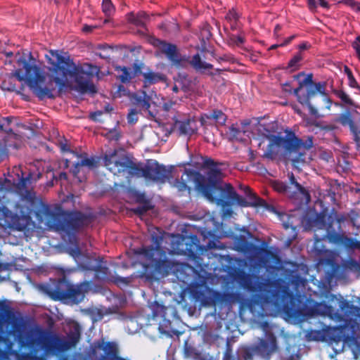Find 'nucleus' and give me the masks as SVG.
I'll use <instances>...</instances> for the list:
<instances>
[{"instance_id": "obj_1", "label": "nucleus", "mask_w": 360, "mask_h": 360, "mask_svg": "<svg viewBox=\"0 0 360 360\" xmlns=\"http://www.w3.org/2000/svg\"><path fill=\"white\" fill-rule=\"evenodd\" d=\"M109 69H16L13 76L26 84L39 100L53 99L56 88L59 94L75 91L79 94L94 96L98 89L93 82L94 75L98 79L110 75Z\"/></svg>"}, {"instance_id": "obj_2", "label": "nucleus", "mask_w": 360, "mask_h": 360, "mask_svg": "<svg viewBox=\"0 0 360 360\" xmlns=\"http://www.w3.org/2000/svg\"><path fill=\"white\" fill-rule=\"evenodd\" d=\"M184 173L189 179H193L196 189L201 193L209 201L222 207L228 206L231 203H236L242 207L261 206L275 211L273 206H269L266 201L257 196L248 186H240L249 202L243 197L238 195L234 188L230 184H226L224 186L219 182L221 171L217 167L210 168L207 172V179L194 169H186Z\"/></svg>"}, {"instance_id": "obj_3", "label": "nucleus", "mask_w": 360, "mask_h": 360, "mask_svg": "<svg viewBox=\"0 0 360 360\" xmlns=\"http://www.w3.org/2000/svg\"><path fill=\"white\" fill-rule=\"evenodd\" d=\"M103 163L106 169L114 175L124 176L128 184L133 178L141 177L163 184L171 175V170L157 161L143 166L141 162H134L133 158L123 150L115 149L106 152Z\"/></svg>"}, {"instance_id": "obj_4", "label": "nucleus", "mask_w": 360, "mask_h": 360, "mask_svg": "<svg viewBox=\"0 0 360 360\" xmlns=\"http://www.w3.org/2000/svg\"><path fill=\"white\" fill-rule=\"evenodd\" d=\"M235 278L240 281L245 289L252 292H258L259 300L264 303L269 304L281 299L285 308L290 305L291 309H294L300 297L299 292L290 290L288 285L282 283L281 280L261 281L257 276L240 269Z\"/></svg>"}, {"instance_id": "obj_5", "label": "nucleus", "mask_w": 360, "mask_h": 360, "mask_svg": "<svg viewBox=\"0 0 360 360\" xmlns=\"http://www.w3.org/2000/svg\"><path fill=\"white\" fill-rule=\"evenodd\" d=\"M344 217L337 215L319 214L311 221L314 235V250L318 255L327 252L325 249H318V245L322 240H327L335 245H342L347 250H360V241L349 238L342 233L341 223Z\"/></svg>"}, {"instance_id": "obj_6", "label": "nucleus", "mask_w": 360, "mask_h": 360, "mask_svg": "<svg viewBox=\"0 0 360 360\" xmlns=\"http://www.w3.org/2000/svg\"><path fill=\"white\" fill-rule=\"evenodd\" d=\"M153 245L137 249L135 252L141 256L142 269L141 276L148 281H157L169 275L173 267L161 245L162 236H152Z\"/></svg>"}, {"instance_id": "obj_7", "label": "nucleus", "mask_w": 360, "mask_h": 360, "mask_svg": "<svg viewBox=\"0 0 360 360\" xmlns=\"http://www.w3.org/2000/svg\"><path fill=\"white\" fill-rule=\"evenodd\" d=\"M81 338V327L76 323L67 335V338H60L56 334L40 330L39 337L36 338L29 333L26 338L20 331L18 335L19 343L22 347L34 348L40 346L47 354L66 352L75 347Z\"/></svg>"}, {"instance_id": "obj_8", "label": "nucleus", "mask_w": 360, "mask_h": 360, "mask_svg": "<svg viewBox=\"0 0 360 360\" xmlns=\"http://www.w3.org/2000/svg\"><path fill=\"white\" fill-rule=\"evenodd\" d=\"M41 212L51 229L68 235L77 233L80 229L89 226L94 219L92 213L65 211L61 208L54 210L47 205H42Z\"/></svg>"}, {"instance_id": "obj_9", "label": "nucleus", "mask_w": 360, "mask_h": 360, "mask_svg": "<svg viewBox=\"0 0 360 360\" xmlns=\"http://www.w3.org/2000/svg\"><path fill=\"white\" fill-rule=\"evenodd\" d=\"M285 133L284 136H274V143L281 148L283 158L291 162L294 167L307 162V151L314 146L313 136H308L304 141L290 129H286Z\"/></svg>"}, {"instance_id": "obj_10", "label": "nucleus", "mask_w": 360, "mask_h": 360, "mask_svg": "<svg viewBox=\"0 0 360 360\" xmlns=\"http://www.w3.org/2000/svg\"><path fill=\"white\" fill-rule=\"evenodd\" d=\"M13 119L11 116L0 118V160H4L9 153L15 154V151L24 147L25 136L22 130H29L31 134L34 133L32 128L23 124H18L20 130L13 131Z\"/></svg>"}, {"instance_id": "obj_11", "label": "nucleus", "mask_w": 360, "mask_h": 360, "mask_svg": "<svg viewBox=\"0 0 360 360\" xmlns=\"http://www.w3.org/2000/svg\"><path fill=\"white\" fill-rule=\"evenodd\" d=\"M39 289L54 301L77 302L82 295L80 288L72 285L65 276L60 279H50L48 283L41 284Z\"/></svg>"}, {"instance_id": "obj_12", "label": "nucleus", "mask_w": 360, "mask_h": 360, "mask_svg": "<svg viewBox=\"0 0 360 360\" xmlns=\"http://www.w3.org/2000/svg\"><path fill=\"white\" fill-rule=\"evenodd\" d=\"M151 44L161 53H164L169 60L180 65L190 64L193 68H212V65L204 63L199 56L196 54L190 60V58L181 55L176 46L167 43L165 41L153 38Z\"/></svg>"}, {"instance_id": "obj_13", "label": "nucleus", "mask_w": 360, "mask_h": 360, "mask_svg": "<svg viewBox=\"0 0 360 360\" xmlns=\"http://www.w3.org/2000/svg\"><path fill=\"white\" fill-rule=\"evenodd\" d=\"M0 61L5 65L18 68H39L40 65L38 55L27 49L16 53L4 52L0 55Z\"/></svg>"}, {"instance_id": "obj_14", "label": "nucleus", "mask_w": 360, "mask_h": 360, "mask_svg": "<svg viewBox=\"0 0 360 360\" xmlns=\"http://www.w3.org/2000/svg\"><path fill=\"white\" fill-rule=\"evenodd\" d=\"M325 91L326 83L318 82L310 86L302 87L300 86L295 89L294 94L296 95L299 103H309L310 99L323 100V96L326 95Z\"/></svg>"}, {"instance_id": "obj_15", "label": "nucleus", "mask_w": 360, "mask_h": 360, "mask_svg": "<svg viewBox=\"0 0 360 360\" xmlns=\"http://www.w3.org/2000/svg\"><path fill=\"white\" fill-rule=\"evenodd\" d=\"M335 122L344 127H348L354 141L360 146V114H352L349 110L341 113Z\"/></svg>"}, {"instance_id": "obj_16", "label": "nucleus", "mask_w": 360, "mask_h": 360, "mask_svg": "<svg viewBox=\"0 0 360 360\" xmlns=\"http://www.w3.org/2000/svg\"><path fill=\"white\" fill-rule=\"evenodd\" d=\"M46 58L53 68H77L70 56L64 51L51 50Z\"/></svg>"}, {"instance_id": "obj_17", "label": "nucleus", "mask_w": 360, "mask_h": 360, "mask_svg": "<svg viewBox=\"0 0 360 360\" xmlns=\"http://www.w3.org/2000/svg\"><path fill=\"white\" fill-rule=\"evenodd\" d=\"M278 349L276 338L271 334L267 339H259L258 343L253 347V351L259 356L269 359Z\"/></svg>"}, {"instance_id": "obj_18", "label": "nucleus", "mask_w": 360, "mask_h": 360, "mask_svg": "<svg viewBox=\"0 0 360 360\" xmlns=\"http://www.w3.org/2000/svg\"><path fill=\"white\" fill-rule=\"evenodd\" d=\"M32 184V174L29 173L26 176H22L19 179L18 183L15 185L16 190L21 193H24L23 199L31 205L36 203V194L29 188Z\"/></svg>"}, {"instance_id": "obj_19", "label": "nucleus", "mask_w": 360, "mask_h": 360, "mask_svg": "<svg viewBox=\"0 0 360 360\" xmlns=\"http://www.w3.org/2000/svg\"><path fill=\"white\" fill-rule=\"evenodd\" d=\"M150 308L151 309V314L149 316L155 319L158 317H161L167 323L171 324V322L169 319V316L167 315L168 312L171 314V316L176 317L177 316V311L176 309L172 306L165 307L162 304H159L157 302H154L150 304Z\"/></svg>"}, {"instance_id": "obj_20", "label": "nucleus", "mask_w": 360, "mask_h": 360, "mask_svg": "<svg viewBox=\"0 0 360 360\" xmlns=\"http://www.w3.org/2000/svg\"><path fill=\"white\" fill-rule=\"evenodd\" d=\"M128 22L140 27L139 33L142 35L148 34V29L146 27V23L148 20V16L144 11H139L137 13H130L127 15Z\"/></svg>"}, {"instance_id": "obj_21", "label": "nucleus", "mask_w": 360, "mask_h": 360, "mask_svg": "<svg viewBox=\"0 0 360 360\" xmlns=\"http://www.w3.org/2000/svg\"><path fill=\"white\" fill-rule=\"evenodd\" d=\"M303 105H306L309 110V112L312 115H316L318 114V111L328 109L329 110L332 103V101L330 98L327 97L326 95L323 96V100H316V99H310L308 103H300Z\"/></svg>"}, {"instance_id": "obj_22", "label": "nucleus", "mask_w": 360, "mask_h": 360, "mask_svg": "<svg viewBox=\"0 0 360 360\" xmlns=\"http://www.w3.org/2000/svg\"><path fill=\"white\" fill-rule=\"evenodd\" d=\"M174 128L178 131L180 136H191L195 132V121L191 118L184 120H176L174 122Z\"/></svg>"}, {"instance_id": "obj_23", "label": "nucleus", "mask_w": 360, "mask_h": 360, "mask_svg": "<svg viewBox=\"0 0 360 360\" xmlns=\"http://www.w3.org/2000/svg\"><path fill=\"white\" fill-rule=\"evenodd\" d=\"M204 250L200 245L199 238L196 235H190L185 241V252L191 257L195 258L197 255Z\"/></svg>"}, {"instance_id": "obj_24", "label": "nucleus", "mask_w": 360, "mask_h": 360, "mask_svg": "<svg viewBox=\"0 0 360 360\" xmlns=\"http://www.w3.org/2000/svg\"><path fill=\"white\" fill-rule=\"evenodd\" d=\"M79 268L83 270L94 271L96 274L101 273L106 274L108 268L103 265V259H94L89 257L86 258V262H82L79 264Z\"/></svg>"}, {"instance_id": "obj_25", "label": "nucleus", "mask_w": 360, "mask_h": 360, "mask_svg": "<svg viewBox=\"0 0 360 360\" xmlns=\"http://www.w3.org/2000/svg\"><path fill=\"white\" fill-rule=\"evenodd\" d=\"M131 101L141 109L149 111L152 101V94L149 95L144 91L134 94L131 96Z\"/></svg>"}, {"instance_id": "obj_26", "label": "nucleus", "mask_w": 360, "mask_h": 360, "mask_svg": "<svg viewBox=\"0 0 360 360\" xmlns=\"http://www.w3.org/2000/svg\"><path fill=\"white\" fill-rule=\"evenodd\" d=\"M227 120V116L221 110L214 109L211 112L205 113L201 116L200 122L202 125L207 123V120H214L215 122L224 125Z\"/></svg>"}, {"instance_id": "obj_27", "label": "nucleus", "mask_w": 360, "mask_h": 360, "mask_svg": "<svg viewBox=\"0 0 360 360\" xmlns=\"http://www.w3.org/2000/svg\"><path fill=\"white\" fill-rule=\"evenodd\" d=\"M118 71L117 79L123 84L129 83L132 79L142 74V69H116Z\"/></svg>"}, {"instance_id": "obj_28", "label": "nucleus", "mask_w": 360, "mask_h": 360, "mask_svg": "<svg viewBox=\"0 0 360 360\" xmlns=\"http://www.w3.org/2000/svg\"><path fill=\"white\" fill-rule=\"evenodd\" d=\"M144 87L158 83L160 82H165L167 80L166 76L160 72H154L149 71L143 73Z\"/></svg>"}, {"instance_id": "obj_29", "label": "nucleus", "mask_w": 360, "mask_h": 360, "mask_svg": "<svg viewBox=\"0 0 360 360\" xmlns=\"http://www.w3.org/2000/svg\"><path fill=\"white\" fill-rule=\"evenodd\" d=\"M101 7L102 11L106 17L104 23H107L110 22V18L115 13V8L111 0H103Z\"/></svg>"}, {"instance_id": "obj_30", "label": "nucleus", "mask_w": 360, "mask_h": 360, "mask_svg": "<svg viewBox=\"0 0 360 360\" xmlns=\"http://www.w3.org/2000/svg\"><path fill=\"white\" fill-rule=\"evenodd\" d=\"M245 41V35L240 34L239 35L229 34L226 39L227 44L230 46H240Z\"/></svg>"}, {"instance_id": "obj_31", "label": "nucleus", "mask_w": 360, "mask_h": 360, "mask_svg": "<svg viewBox=\"0 0 360 360\" xmlns=\"http://www.w3.org/2000/svg\"><path fill=\"white\" fill-rule=\"evenodd\" d=\"M69 253L77 261L79 267L80 263L86 262V258H89V256L84 255L82 254L81 250L79 249V248L78 246L71 248L69 250Z\"/></svg>"}, {"instance_id": "obj_32", "label": "nucleus", "mask_w": 360, "mask_h": 360, "mask_svg": "<svg viewBox=\"0 0 360 360\" xmlns=\"http://www.w3.org/2000/svg\"><path fill=\"white\" fill-rule=\"evenodd\" d=\"M184 174L187 176L185 173H184ZM188 180L193 181V179H189L188 176H186V179H184V175H183L181 176V180L176 179L174 181V186L177 188V190L179 192L183 193V192L186 191L188 194H190L191 188L186 184V181H188Z\"/></svg>"}, {"instance_id": "obj_33", "label": "nucleus", "mask_w": 360, "mask_h": 360, "mask_svg": "<svg viewBox=\"0 0 360 360\" xmlns=\"http://www.w3.org/2000/svg\"><path fill=\"white\" fill-rule=\"evenodd\" d=\"M274 136L271 135L270 136V142L267 146V148L264 152L263 157L269 160L275 159L277 152L274 150V147L276 146V144L274 143Z\"/></svg>"}, {"instance_id": "obj_34", "label": "nucleus", "mask_w": 360, "mask_h": 360, "mask_svg": "<svg viewBox=\"0 0 360 360\" xmlns=\"http://www.w3.org/2000/svg\"><path fill=\"white\" fill-rule=\"evenodd\" d=\"M98 162L94 157L88 158L86 154H84V158L79 162L82 167H87L89 169H94L97 167Z\"/></svg>"}, {"instance_id": "obj_35", "label": "nucleus", "mask_w": 360, "mask_h": 360, "mask_svg": "<svg viewBox=\"0 0 360 360\" xmlns=\"http://www.w3.org/2000/svg\"><path fill=\"white\" fill-rule=\"evenodd\" d=\"M304 58V53L298 52L289 61L288 68H295L302 65V61Z\"/></svg>"}, {"instance_id": "obj_36", "label": "nucleus", "mask_w": 360, "mask_h": 360, "mask_svg": "<svg viewBox=\"0 0 360 360\" xmlns=\"http://www.w3.org/2000/svg\"><path fill=\"white\" fill-rule=\"evenodd\" d=\"M290 182L291 184L294 185L296 187L297 190L300 193H302L304 196H307L308 198H310L309 194L308 191H307V189L297 181L293 174H291V175L290 176Z\"/></svg>"}, {"instance_id": "obj_37", "label": "nucleus", "mask_w": 360, "mask_h": 360, "mask_svg": "<svg viewBox=\"0 0 360 360\" xmlns=\"http://www.w3.org/2000/svg\"><path fill=\"white\" fill-rule=\"evenodd\" d=\"M335 95L341 100L342 103L347 105H354V102L352 98L342 90H337L335 92Z\"/></svg>"}, {"instance_id": "obj_38", "label": "nucleus", "mask_w": 360, "mask_h": 360, "mask_svg": "<svg viewBox=\"0 0 360 360\" xmlns=\"http://www.w3.org/2000/svg\"><path fill=\"white\" fill-rule=\"evenodd\" d=\"M8 212V210L5 207L0 208V227L3 229H5L9 226V222L6 219Z\"/></svg>"}, {"instance_id": "obj_39", "label": "nucleus", "mask_w": 360, "mask_h": 360, "mask_svg": "<svg viewBox=\"0 0 360 360\" xmlns=\"http://www.w3.org/2000/svg\"><path fill=\"white\" fill-rule=\"evenodd\" d=\"M344 70H345V74L347 76L349 86H351L352 88H354V89H357L360 90V86H359V84L357 83L356 80L355 79V78L351 71V69H344Z\"/></svg>"}, {"instance_id": "obj_40", "label": "nucleus", "mask_w": 360, "mask_h": 360, "mask_svg": "<svg viewBox=\"0 0 360 360\" xmlns=\"http://www.w3.org/2000/svg\"><path fill=\"white\" fill-rule=\"evenodd\" d=\"M271 184L273 188L278 193H285L288 188V186L281 181H274Z\"/></svg>"}, {"instance_id": "obj_41", "label": "nucleus", "mask_w": 360, "mask_h": 360, "mask_svg": "<svg viewBox=\"0 0 360 360\" xmlns=\"http://www.w3.org/2000/svg\"><path fill=\"white\" fill-rule=\"evenodd\" d=\"M152 209L153 205H151V202H146L137 206L136 208H134V211L135 213L138 214H143L144 213Z\"/></svg>"}, {"instance_id": "obj_42", "label": "nucleus", "mask_w": 360, "mask_h": 360, "mask_svg": "<svg viewBox=\"0 0 360 360\" xmlns=\"http://www.w3.org/2000/svg\"><path fill=\"white\" fill-rule=\"evenodd\" d=\"M107 137L110 141H118L121 137V133L116 129H112L108 132Z\"/></svg>"}, {"instance_id": "obj_43", "label": "nucleus", "mask_w": 360, "mask_h": 360, "mask_svg": "<svg viewBox=\"0 0 360 360\" xmlns=\"http://www.w3.org/2000/svg\"><path fill=\"white\" fill-rule=\"evenodd\" d=\"M221 61L224 63H221V65H240V63L231 56L230 55H225L223 57L221 58Z\"/></svg>"}, {"instance_id": "obj_44", "label": "nucleus", "mask_w": 360, "mask_h": 360, "mask_svg": "<svg viewBox=\"0 0 360 360\" xmlns=\"http://www.w3.org/2000/svg\"><path fill=\"white\" fill-rule=\"evenodd\" d=\"M134 196L136 198V201L138 203L144 204L146 202H150V201L148 199H147L145 193H143L136 192Z\"/></svg>"}, {"instance_id": "obj_45", "label": "nucleus", "mask_w": 360, "mask_h": 360, "mask_svg": "<svg viewBox=\"0 0 360 360\" xmlns=\"http://www.w3.org/2000/svg\"><path fill=\"white\" fill-rule=\"evenodd\" d=\"M138 120L137 111L134 109L130 110L127 115V122L129 124H134Z\"/></svg>"}, {"instance_id": "obj_46", "label": "nucleus", "mask_w": 360, "mask_h": 360, "mask_svg": "<svg viewBox=\"0 0 360 360\" xmlns=\"http://www.w3.org/2000/svg\"><path fill=\"white\" fill-rule=\"evenodd\" d=\"M20 214L22 216V217H30L31 215L34 213V210H33L32 207H21L20 208Z\"/></svg>"}, {"instance_id": "obj_47", "label": "nucleus", "mask_w": 360, "mask_h": 360, "mask_svg": "<svg viewBox=\"0 0 360 360\" xmlns=\"http://www.w3.org/2000/svg\"><path fill=\"white\" fill-rule=\"evenodd\" d=\"M295 38V35L290 36V37H288L287 39H285L283 42L278 44L272 45L271 46L269 47V49L273 50V49H276L280 46H284L290 44L292 41V39H294Z\"/></svg>"}, {"instance_id": "obj_48", "label": "nucleus", "mask_w": 360, "mask_h": 360, "mask_svg": "<svg viewBox=\"0 0 360 360\" xmlns=\"http://www.w3.org/2000/svg\"><path fill=\"white\" fill-rule=\"evenodd\" d=\"M295 38V35L290 36V37H288L287 39H285L283 42L278 44L272 45L271 46L269 47V49L273 50V49H276L280 46H284L290 44L292 41V39H294Z\"/></svg>"}, {"instance_id": "obj_49", "label": "nucleus", "mask_w": 360, "mask_h": 360, "mask_svg": "<svg viewBox=\"0 0 360 360\" xmlns=\"http://www.w3.org/2000/svg\"><path fill=\"white\" fill-rule=\"evenodd\" d=\"M295 38V35L290 36V37H288L287 39H285L283 42L278 44L272 45L271 46L269 47V49L273 50V49H276L280 46H284L290 44L292 41V39H294Z\"/></svg>"}, {"instance_id": "obj_50", "label": "nucleus", "mask_w": 360, "mask_h": 360, "mask_svg": "<svg viewBox=\"0 0 360 360\" xmlns=\"http://www.w3.org/2000/svg\"><path fill=\"white\" fill-rule=\"evenodd\" d=\"M217 162H215L214 160L210 158H205L203 160V166L209 168L210 169V168L217 167Z\"/></svg>"}, {"instance_id": "obj_51", "label": "nucleus", "mask_w": 360, "mask_h": 360, "mask_svg": "<svg viewBox=\"0 0 360 360\" xmlns=\"http://www.w3.org/2000/svg\"><path fill=\"white\" fill-rule=\"evenodd\" d=\"M127 92L126 88L122 84H120L117 86V91L115 92L114 96L120 98L122 96L127 95Z\"/></svg>"}, {"instance_id": "obj_52", "label": "nucleus", "mask_w": 360, "mask_h": 360, "mask_svg": "<svg viewBox=\"0 0 360 360\" xmlns=\"http://www.w3.org/2000/svg\"><path fill=\"white\" fill-rule=\"evenodd\" d=\"M359 214L355 212H352L350 216V221L353 226L359 227L360 224L358 223L357 219L359 218Z\"/></svg>"}, {"instance_id": "obj_53", "label": "nucleus", "mask_w": 360, "mask_h": 360, "mask_svg": "<svg viewBox=\"0 0 360 360\" xmlns=\"http://www.w3.org/2000/svg\"><path fill=\"white\" fill-rule=\"evenodd\" d=\"M313 75L312 74L308 75L303 80L302 82H300V85L302 84L301 86H302V84H305V86H310L311 85H313L314 83L313 82Z\"/></svg>"}, {"instance_id": "obj_54", "label": "nucleus", "mask_w": 360, "mask_h": 360, "mask_svg": "<svg viewBox=\"0 0 360 360\" xmlns=\"http://www.w3.org/2000/svg\"><path fill=\"white\" fill-rule=\"evenodd\" d=\"M2 88L8 91H15V84L4 81L2 82Z\"/></svg>"}, {"instance_id": "obj_55", "label": "nucleus", "mask_w": 360, "mask_h": 360, "mask_svg": "<svg viewBox=\"0 0 360 360\" xmlns=\"http://www.w3.org/2000/svg\"><path fill=\"white\" fill-rule=\"evenodd\" d=\"M222 360H236V358L231 354V349L230 348L226 349Z\"/></svg>"}, {"instance_id": "obj_56", "label": "nucleus", "mask_w": 360, "mask_h": 360, "mask_svg": "<svg viewBox=\"0 0 360 360\" xmlns=\"http://www.w3.org/2000/svg\"><path fill=\"white\" fill-rule=\"evenodd\" d=\"M229 131L233 138H237L240 134V130L233 124L229 128Z\"/></svg>"}, {"instance_id": "obj_57", "label": "nucleus", "mask_w": 360, "mask_h": 360, "mask_svg": "<svg viewBox=\"0 0 360 360\" xmlns=\"http://www.w3.org/2000/svg\"><path fill=\"white\" fill-rule=\"evenodd\" d=\"M353 47L355 49L358 58L360 60V37H358L356 41L353 43Z\"/></svg>"}, {"instance_id": "obj_58", "label": "nucleus", "mask_w": 360, "mask_h": 360, "mask_svg": "<svg viewBox=\"0 0 360 360\" xmlns=\"http://www.w3.org/2000/svg\"><path fill=\"white\" fill-rule=\"evenodd\" d=\"M115 281L117 283L129 284L131 282L130 277H116Z\"/></svg>"}, {"instance_id": "obj_59", "label": "nucleus", "mask_w": 360, "mask_h": 360, "mask_svg": "<svg viewBox=\"0 0 360 360\" xmlns=\"http://www.w3.org/2000/svg\"><path fill=\"white\" fill-rule=\"evenodd\" d=\"M304 281L300 277H296L295 279H292L291 283L293 284L295 289L297 291V288L300 283L304 284Z\"/></svg>"}, {"instance_id": "obj_60", "label": "nucleus", "mask_w": 360, "mask_h": 360, "mask_svg": "<svg viewBox=\"0 0 360 360\" xmlns=\"http://www.w3.org/2000/svg\"><path fill=\"white\" fill-rule=\"evenodd\" d=\"M81 167L82 166L81 165H79V162H77L74 165L73 168H72L71 169V172L72 173L74 176H77L78 175Z\"/></svg>"}, {"instance_id": "obj_61", "label": "nucleus", "mask_w": 360, "mask_h": 360, "mask_svg": "<svg viewBox=\"0 0 360 360\" xmlns=\"http://www.w3.org/2000/svg\"><path fill=\"white\" fill-rule=\"evenodd\" d=\"M24 358L29 360H44L41 357L37 356L35 354L32 353H27L23 354Z\"/></svg>"}, {"instance_id": "obj_62", "label": "nucleus", "mask_w": 360, "mask_h": 360, "mask_svg": "<svg viewBox=\"0 0 360 360\" xmlns=\"http://www.w3.org/2000/svg\"><path fill=\"white\" fill-rule=\"evenodd\" d=\"M68 179V174L65 172H60L58 176H55L53 174V179H55L56 181L58 180H66Z\"/></svg>"}, {"instance_id": "obj_63", "label": "nucleus", "mask_w": 360, "mask_h": 360, "mask_svg": "<svg viewBox=\"0 0 360 360\" xmlns=\"http://www.w3.org/2000/svg\"><path fill=\"white\" fill-rule=\"evenodd\" d=\"M356 2V1L355 0H340L339 1V3L343 4L347 6L350 7L352 9L354 7V6H355Z\"/></svg>"}, {"instance_id": "obj_64", "label": "nucleus", "mask_w": 360, "mask_h": 360, "mask_svg": "<svg viewBox=\"0 0 360 360\" xmlns=\"http://www.w3.org/2000/svg\"><path fill=\"white\" fill-rule=\"evenodd\" d=\"M310 44L307 42H303L301 44H300L298 46V49H299V51L298 52H302L304 53V51L305 50H307L310 48Z\"/></svg>"}]
</instances>
